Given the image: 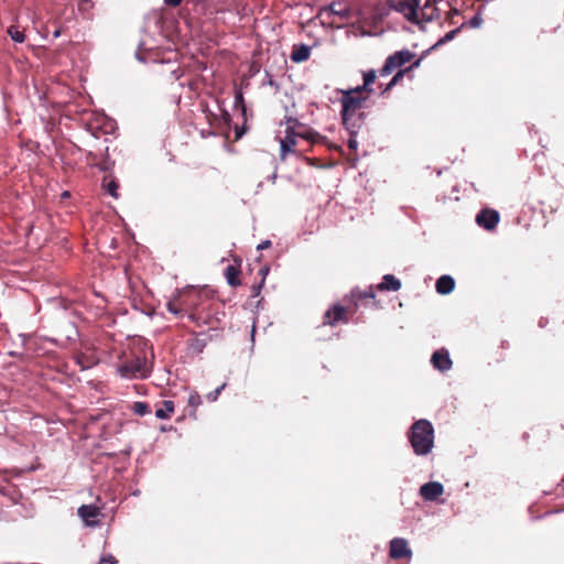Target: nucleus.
Segmentation results:
<instances>
[{"label": "nucleus", "instance_id": "1", "mask_svg": "<svg viewBox=\"0 0 564 564\" xmlns=\"http://www.w3.org/2000/svg\"><path fill=\"white\" fill-rule=\"evenodd\" d=\"M285 124V134L283 138H280L282 160H285L290 153H297L302 151L301 149H297L299 139L306 141L310 145L323 144L329 150L343 153V148L340 145L330 143L326 137L300 122L297 119L288 118Z\"/></svg>", "mask_w": 564, "mask_h": 564}, {"label": "nucleus", "instance_id": "2", "mask_svg": "<svg viewBox=\"0 0 564 564\" xmlns=\"http://www.w3.org/2000/svg\"><path fill=\"white\" fill-rule=\"evenodd\" d=\"M421 64V58H417L415 53L410 50L397 51L389 55L383 66L380 68V76H388L393 72H397L391 80L387 84L382 94L389 91L392 87L398 85L405 75L411 74L414 68H417Z\"/></svg>", "mask_w": 564, "mask_h": 564}, {"label": "nucleus", "instance_id": "3", "mask_svg": "<svg viewBox=\"0 0 564 564\" xmlns=\"http://www.w3.org/2000/svg\"><path fill=\"white\" fill-rule=\"evenodd\" d=\"M209 297L210 295L206 290L188 286L177 291L167 302L166 307L169 312L175 315L182 317L186 315L189 318L192 313L199 307H208Z\"/></svg>", "mask_w": 564, "mask_h": 564}, {"label": "nucleus", "instance_id": "4", "mask_svg": "<svg viewBox=\"0 0 564 564\" xmlns=\"http://www.w3.org/2000/svg\"><path fill=\"white\" fill-rule=\"evenodd\" d=\"M389 6L415 24L430 22L438 17L435 0H389Z\"/></svg>", "mask_w": 564, "mask_h": 564}, {"label": "nucleus", "instance_id": "5", "mask_svg": "<svg viewBox=\"0 0 564 564\" xmlns=\"http://www.w3.org/2000/svg\"><path fill=\"white\" fill-rule=\"evenodd\" d=\"M147 343L134 344L131 355L118 365V372L127 379H143L150 375L151 368L148 361Z\"/></svg>", "mask_w": 564, "mask_h": 564}, {"label": "nucleus", "instance_id": "6", "mask_svg": "<svg viewBox=\"0 0 564 564\" xmlns=\"http://www.w3.org/2000/svg\"><path fill=\"white\" fill-rule=\"evenodd\" d=\"M340 94L343 124L347 130L354 132V128L361 123L360 118H357L356 115L364 107L369 96L357 88L340 90Z\"/></svg>", "mask_w": 564, "mask_h": 564}, {"label": "nucleus", "instance_id": "7", "mask_svg": "<svg viewBox=\"0 0 564 564\" xmlns=\"http://www.w3.org/2000/svg\"><path fill=\"white\" fill-rule=\"evenodd\" d=\"M408 440L417 456L430 454L434 447V427L432 423L425 419L415 421L408 432Z\"/></svg>", "mask_w": 564, "mask_h": 564}, {"label": "nucleus", "instance_id": "8", "mask_svg": "<svg viewBox=\"0 0 564 564\" xmlns=\"http://www.w3.org/2000/svg\"><path fill=\"white\" fill-rule=\"evenodd\" d=\"M220 315H224V313L219 312L218 303L210 296L208 299V307H199L197 311H194L189 321L197 328H206L207 330L216 332L215 336H217L218 332L223 329ZM198 335H205V330H202Z\"/></svg>", "mask_w": 564, "mask_h": 564}, {"label": "nucleus", "instance_id": "9", "mask_svg": "<svg viewBox=\"0 0 564 564\" xmlns=\"http://www.w3.org/2000/svg\"><path fill=\"white\" fill-rule=\"evenodd\" d=\"M356 311L350 303L347 305L334 304L323 316V325L336 326L337 324H346Z\"/></svg>", "mask_w": 564, "mask_h": 564}, {"label": "nucleus", "instance_id": "10", "mask_svg": "<svg viewBox=\"0 0 564 564\" xmlns=\"http://www.w3.org/2000/svg\"><path fill=\"white\" fill-rule=\"evenodd\" d=\"M389 555L393 560L405 558L409 562L412 557V551L409 543L403 538H394L390 541Z\"/></svg>", "mask_w": 564, "mask_h": 564}, {"label": "nucleus", "instance_id": "11", "mask_svg": "<svg viewBox=\"0 0 564 564\" xmlns=\"http://www.w3.org/2000/svg\"><path fill=\"white\" fill-rule=\"evenodd\" d=\"M499 214L495 209L485 208L476 216V223L486 230H492L499 223Z\"/></svg>", "mask_w": 564, "mask_h": 564}, {"label": "nucleus", "instance_id": "12", "mask_svg": "<svg viewBox=\"0 0 564 564\" xmlns=\"http://www.w3.org/2000/svg\"><path fill=\"white\" fill-rule=\"evenodd\" d=\"M444 492V487L441 482L430 481L421 486L420 495L426 501H434Z\"/></svg>", "mask_w": 564, "mask_h": 564}, {"label": "nucleus", "instance_id": "13", "mask_svg": "<svg viewBox=\"0 0 564 564\" xmlns=\"http://www.w3.org/2000/svg\"><path fill=\"white\" fill-rule=\"evenodd\" d=\"M433 367L440 371H446L452 368V360L446 349L436 350L431 358Z\"/></svg>", "mask_w": 564, "mask_h": 564}, {"label": "nucleus", "instance_id": "14", "mask_svg": "<svg viewBox=\"0 0 564 564\" xmlns=\"http://www.w3.org/2000/svg\"><path fill=\"white\" fill-rule=\"evenodd\" d=\"M78 514L86 522V524L94 525L97 523L100 510L96 506L84 505L78 509Z\"/></svg>", "mask_w": 564, "mask_h": 564}, {"label": "nucleus", "instance_id": "15", "mask_svg": "<svg viewBox=\"0 0 564 564\" xmlns=\"http://www.w3.org/2000/svg\"><path fill=\"white\" fill-rule=\"evenodd\" d=\"M375 288L369 286L367 290H352L349 297V303L357 311L358 303L366 299H375Z\"/></svg>", "mask_w": 564, "mask_h": 564}, {"label": "nucleus", "instance_id": "16", "mask_svg": "<svg viewBox=\"0 0 564 564\" xmlns=\"http://www.w3.org/2000/svg\"><path fill=\"white\" fill-rule=\"evenodd\" d=\"M311 56V48L310 46L305 44H295L292 47L291 52V61L294 63H302L310 58Z\"/></svg>", "mask_w": 564, "mask_h": 564}, {"label": "nucleus", "instance_id": "17", "mask_svg": "<svg viewBox=\"0 0 564 564\" xmlns=\"http://www.w3.org/2000/svg\"><path fill=\"white\" fill-rule=\"evenodd\" d=\"M401 288V282L392 274H386L382 278L381 283H379L376 289L379 291H398Z\"/></svg>", "mask_w": 564, "mask_h": 564}, {"label": "nucleus", "instance_id": "18", "mask_svg": "<svg viewBox=\"0 0 564 564\" xmlns=\"http://www.w3.org/2000/svg\"><path fill=\"white\" fill-rule=\"evenodd\" d=\"M360 124H357L356 128H354V132L351 130H347L349 132V139L347 141V145L349 148V150L352 152V154H350L347 160L352 164L355 165V163L357 162L358 160V155H357V148H358V142L356 140V133L359 129Z\"/></svg>", "mask_w": 564, "mask_h": 564}, {"label": "nucleus", "instance_id": "19", "mask_svg": "<svg viewBox=\"0 0 564 564\" xmlns=\"http://www.w3.org/2000/svg\"><path fill=\"white\" fill-rule=\"evenodd\" d=\"M454 286H455V281L449 275H442L441 278H438V280L436 281V285H435L436 291L440 294L451 293L454 290Z\"/></svg>", "mask_w": 564, "mask_h": 564}, {"label": "nucleus", "instance_id": "20", "mask_svg": "<svg viewBox=\"0 0 564 564\" xmlns=\"http://www.w3.org/2000/svg\"><path fill=\"white\" fill-rule=\"evenodd\" d=\"M174 410H175L174 402L171 400H165L155 410V416L160 420L170 419L172 416V414L174 413Z\"/></svg>", "mask_w": 564, "mask_h": 564}, {"label": "nucleus", "instance_id": "21", "mask_svg": "<svg viewBox=\"0 0 564 564\" xmlns=\"http://www.w3.org/2000/svg\"><path fill=\"white\" fill-rule=\"evenodd\" d=\"M102 188L109 194L111 195L113 198H118L119 197V193H118V189H119V183L117 182V180L115 177H112L111 175H106L104 178H102Z\"/></svg>", "mask_w": 564, "mask_h": 564}, {"label": "nucleus", "instance_id": "22", "mask_svg": "<svg viewBox=\"0 0 564 564\" xmlns=\"http://www.w3.org/2000/svg\"><path fill=\"white\" fill-rule=\"evenodd\" d=\"M376 77H377V75H376L375 70L370 69L368 72H365L364 73V85L358 86L356 88L360 89L361 93L370 96V94L372 93V88H370V86L375 83Z\"/></svg>", "mask_w": 564, "mask_h": 564}, {"label": "nucleus", "instance_id": "23", "mask_svg": "<svg viewBox=\"0 0 564 564\" xmlns=\"http://www.w3.org/2000/svg\"><path fill=\"white\" fill-rule=\"evenodd\" d=\"M240 270L239 268L230 264L225 270V276L229 285L238 286L240 284L239 280Z\"/></svg>", "mask_w": 564, "mask_h": 564}, {"label": "nucleus", "instance_id": "24", "mask_svg": "<svg viewBox=\"0 0 564 564\" xmlns=\"http://www.w3.org/2000/svg\"><path fill=\"white\" fill-rule=\"evenodd\" d=\"M7 33L15 43H23L25 41L24 31H21L17 25H10L7 30Z\"/></svg>", "mask_w": 564, "mask_h": 564}, {"label": "nucleus", "instance_id": "25", "mask_svg": "<svg viewBox=\"0 0 564 564\" xmlns=\"http://www.w3.org/2000/svg\"><path fill=\"white\" fill-rule=\"evenodd\" d=\"M187 403L193 411H196V409L202 404V398L196 391H193L189 393Z\"/></svg>", "mask_w": 564, "mask_h": 564}, {"label": "nucleus", "instance_id": "26", "mask_svg": "<svg viewBox=\"0 0 564 564\" xmlns=\"http://www.w3.org/2000/svg\"><path fill=\"white\" fill-rule=\"evenodd\" d=\"M132 410L138 415H145L150 412L149 405L145 402H134Z\"/></svg>", "mask_w": 564, "mask_h": 564}, {"label": "nucleus", "instance_id": "27", "mask_svg": "<svg viewBox=\"0 0 564 564\" xmlns=\"http://www.w3.org/2000/svg\"><path fill=\"white\" fill-rule=\"evenodd\" d=\"M207 338H199L198 336L194 338L191 343V347L197 351H202L205 347Z\"/></svg>", "mask_w": 564, "mask_h": 564}, {"label": "nucleus", "instance_id": "28", "mask_svg": "<svg viewBox=\"0 0 564 564\" xmlns=\"http://www.w3.org/2000/svg\"><path fill=\"white\" fill-rule=\"evenodd\" d=\"M225 388V384L220 386L219 388L215 389L213 392H209L206 398L208 401L214 402L218 399L221 390Z\"/></svg>", "mask_w": 564, "mask_h": 564}, {"label": "nucleus", "instance_id": "29", "mask_svg": "<svg viewBox=\"0 0 564 564\" xmlns=\"http://www.w3.org/2000/svg\"><path fill=\"white\" fill-rule=\"evenodd\" d=\"M235 106L240 107L242 110H245V100L241 91H237L235 96Z\"/></svg>", "mask_w": 564, "mask_h": 564}, {"label": "nucleus", "instance_id": "30", "mask_svg": "<svg viewBox=\"0 0 564 564\" xmlns=\"http://www.w3.org/2000/svg\"><path fill=\"white\" fill-rule=\"evenodd\" d=\"M76 362L80 366L82 369H87L91 366V362L86 361L84 356H77Z\"/></svg>", "mask_w": 564, "mask_h": 564}, {"label": "nucleus", "instance_id": "31", "mask_svg": "<svg viewBox=\"0 0 564 564\" xmlns=\"http://www.w3.org/2000/svg\"><path fill=\"white\" fill-rule=\"evenodd\" d=\"M324 13H327V14H330V13L339 14V12L336 10V8H334V6H329L328 8L323 9L321 11V14H324Z\"/></svg>", "mask_w": 564, "mask_h": 564}, {"label": "nucleus", "instance_id": "32", "mask_svg": "<svg viewBox=\"0 0 564 564\" xmlns=\"http://www.w3.org/2000/svg\"><path fill=\"white\" fill-rule=\"evenodd\" d=\"M164 2L167 4V6H172V7H177L181 4L182 0H164Z\"/></svg>", "mask_w": 564, "mask_h": 564}, {"label": "nucleus", "instance_id": "33", "mask_svg": "<svg viewBox=\"0 0 564 564\" xmlns=\"http://www.w3.org/2000/svg\"><path fill=\"white\" fill-rule=\"evenodd\" d=\"M270 245H271V242H270L269 240L263 241V242H261V243L258 246V249H261V250H262V249L269 248V247H270Z\"/></svg>", "mask_w": 564, "mask_h": 564}, {"label": "nucleus", "instance_id": "34", "mask_svg": "<svg viewBox=\"0 0 564 564\" xmlns=\"http://www.w3.org/2000/svg\"><path fill=\"white\" fill-rule=\"evenodd\" d=\"M454 33H455L454 31H452V32L447 33V34L445 35V40H446V41H447V40H451V39L453 37Z\"/></svg>", "mask_w": 564, "mask_h": 564}]
</instances>
